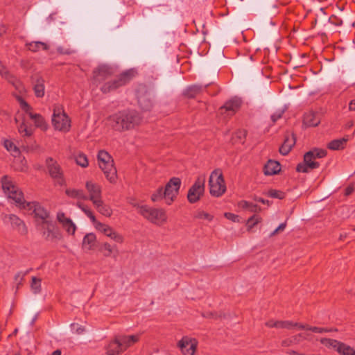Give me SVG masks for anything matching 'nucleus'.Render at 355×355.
<instances>
[{
  "label": "nucleus",
  "mask_w": 355,
  "mask_h": 355,
  "mask_svg": "<svg viewBox=\"0 0 355 355\" xmlns=\"http://www.w3.org/2000/svg\"><path fill=\"white\" fill-rule=\"evenodd\" d=\"M265 325L269 328L279 329V320H270L265 323Z\"/></svg>",
  "instance_id": "nucleus-54"
},
{
  "label": "nucleus",
  "mask_w": 355,
  "mask_h": 355,
  "mask_svg": "<svg viewBox=\"0 0 355 355\" xmlns=\"http://www.w3.org/2000/svg\"><path fill=\"white\" fill-rule=\"evenodd\" d=\"M286 227V223H281L276 229L279 232H283Z\"/></svg>",
  "instance_id": "nucleus-59"
},
{
  "label": "nucleus",
  "mask_w": 355,
  "mask_h": 355,
  "mask_svg": "<svg viewBox=\"0 0 355 355\" xmlns=\"http://www.w3.org/2000/svg\"><path fill=\"white\" fill-rule=\"evenodd\" d=\"M66 194L73 198L78 200H87L88 196L84 193L83 190L76 189H67L65 191Z\"/></svg>",
  "instance_id": "nucleus-34"
},
{
  "label": "nucleus",
  "mask_w": 355,
  "mask_h": 355,
  "mask_svg": "<svg viewBox=\"0 0 355 355\" xmlns=\"http://www.w3.org/2000/svg\"><path fill=\"white\" fill-rule=\"evenodd\" d=\"M18 131L23 137H30L33 133L31 128H28L24 121L18 126Z\"/></svg>",
  "instance_id": "nucleus-47"
},
{
  "label": "nucleus",
  "mask_w": 355,
  "mask_h": 355,
  "mask_svg": "<svg viewBox=\"0 0 355 355\" xmlns=\"http://www.w3.org/2000/svg\"><path fill=\"white\" fill-rule=\"evenodd\" d=\"M354 189H355V184L354 183L349 184L345 189V195L347 196H349L350 194H352L354 192Z\"/></svg>",
  "instance_id": "nucleus-57"
},
{
  "label": "nucleus",
  "mask_w": 355,
  "mask_h": 355,
  "mask_svg": "<svg viewBox=\"0 0 355 355\" xmlns=\"http://www.w3.org/2000/svg\"><path fill=\"white\" fill-rule=\"evenodd\" d=\"M209 178H223V172L221 169L217 168L213 171L211 173Z\"/></svg>",
  "instance_id": "nucleus-56"
},
{
  "label": "nucleus",
  "mask_w": 355,
  "mask_h": 355,
  "mask_svg": "<svg viewBox=\"0 0 355 355\" xmlns=\"http://www.w3.org/2000/svg\"><path fill=\"white\" fill-rule=\"evenodd\" d=\"M114 73V69L107 64H101L92 71V84L98 87L109 80Z\"/></svg>",
  "instance_id": "nucleus-7"
},
{
  "label": "nucleus",
  "mask_w": 355,
  "mask_h": 355,
  "mask_svg": "<svg viewBox=\"0 0 355 355\" xmlns=\"http://www.w3.org/2000/svg\"><path fill=\"white\" fill-rule=\"evenodd\" d=\"M347 139L345 138L339 139H334L331 141L328 145V148L333 150H337L344 148Z\"/></svg>",
  "instance_id": "nucleus-35"
},
{
  "label": "nucleus",
  "mask_w": 355,
  "mask_h": 355,
  "mask_svg": "<svg viewBox=\"0 0 355 355\" xmlns=\"http://www.w3.org/2000/svg\"><path fill=\"white\" fill-rule=\"evenodd\" d=\"M194 218L196 219H201V220H205L207 221H211L214 218V216L211 214H210L203 210L198 209L194 214Z\"/></svg>",
  "instance_id": "nucleus-42"
},
{
  "label": "nucleus",
  "mask_w": 355,
  "mask_h": 355,
  "mask_svg": "<svg viewBox=\"0 0 355 355\" xmlns=\"http://www.w3.org/2000/svg\"><path fill=\"white\" fill-rule=\"evenodd\" d=\"M320 343L327 347H332L338 352L341 342L331 338H321Z\"/></svg>",
  "instance_id": "nucleus-41"
},
{
  "label": "nucleus",
  "mask_w": 355,
  "mask_h": 355,
  "mask_svg": "<svg viewBox=\"0 0 355 355\" xmlns=\"http://www.w3.org/2000/svg\"><path fill=\"white\" fill-rule=\"evenodd\" d=\"M10 73L8 68L0 61V76L2 78H6Z\"/></svg>",
  "instance_id": "nucleus-52"
},
{
  "label": "nucleus",
  "mask_w": 355,
  "mask_h": 355,
  "mask_svg": "<svg viewBox=\"0 0 355 355\" xmlns=\"http://www.w3.org/2000/svg\"><path fill=\"white\" fill-rule=\"evenodd\" d=\"M315 157L313 155L312 152H307L304 155L303 163H300L296 168L297 171L307 173L310 170L317 168L319 167L320 164L315 161Z\"/></svg>",
  "instance_id": "nucleus-15"
},
{
  "label": "nucleus",
  "mask_w": 355,
  "mask_h": 355,
  "mask_svg": "<svg viewBox=\"0 0 355 355\" xmlns=\"http://www.w3.org/2000/svg\"><path fill=\"white\" fill-rule=\"evenodd\" d=\"M281 171L280 164L275 160H268L263 167L266 175H274Z\"/></svg>",
  "instance_id": "nucleus-27"
},
{
  "label": "nucleus",
  "mask_w": 355,
  "mask_h": 355,
  "mask_svg": "<svg viewBox=\"0 0 355 355\" xmlns=\"http://www.w3.org/2000/svg\"><path fill=\"white\" fill-rule=\"evenodd\" d=\"M85 186L89 193L88 199H89L92 203L102 199V189L101 186L95 184L92 181H87Z\"/></svg>",
  "instance_id": "nucleus-20"
},
{
  "label": "nucleus",
  "mask_w": 355,
  "mask_h": 355,
  "mask_svg": "<svg viewBox=\"0 0 355 355\" xmlns=\"http://www.w3.org/2000/svg\"><path fill=\"white\" fill-rule=\"evenodd\" d=\"M337 352L340 355H355V349L344 343H341Z\"/></svg>",
  "instance_id": "nucleus-39"
},
{
  "label": "nucleus",
  "mask_w": 355,
  "mask_h": 355,
  "mask_svg": "<svg viewBox=\"0 0 355 355\" xmlns=\"http://www.w3.org/2000/svg\"><path fill=\"white\" fill-rule=\"evenodd\" d=\"M56 220L60 224L62 227L69 234L73 235L76 230V225L73 220L67 217L62 211H59L56 214Z\"/></svg>",
  "instance_id": "nucleus-16"
},
{
  "label": "nucleus",
  "mask_w": 355,
  "mask_h": 355,
  "mask_svg": "<svg viewBox=\"0 0 355 355\" xmlns=\"http://www.w3.org/2000/svg\"><path fill=\"white\" fill-rule=\"evenodd\" d=\"M51 355H61V351L60 349H56Z\"/></svg>",
  "instance_id": "nucleus-63"
},
{
  "label": "nucleus",
  "mask_w": 355,
  "mask_h": 355,
  "mask_svg": "<svg viewBox=\"0 0 355 355\" xmlns=\"http://www.w3.org/2000/svg\"><path fill=\"white\" fill-rule=\"evenodd\" d=\"M349 109L350 110H354L355 111V102L351 101L349 105Z\"/></svg>",
  "instance_id": "nucleus-61"
},
{
  "label": "nucleus",
  "mask_w": 355,
  "mask_h": 355,
  "mask_svg": "<svg viewBox=\"0 0 355 355\" xmlns=\"http://www.w3.org/2000/svg\"><path fill=\"white\" fill-rule=\"evenodd\" d=\"M36 227L46 241H53L60 238V232L51 219L42 223H38Z\"/></svg>",
  "instance_id": "nucleus-9"
},
{
  "label": "nucleus",
  "mask_w": 355,
  "mask_h": 355,
  "mask_svg": "<svg viewBox=\"0 0 355 355\" xmlns=\"http://www.w3.org/2000/svg\"><path fill=\"white\" fill-rule=\"evenodd\" d=\"M16 100L19 103L20 107L28 114L30 118L34 121V123L37 127L42 129H46V123L43 116L39 114H34L32 112V107L21 96H16Z\"/></svg>",
  "instance_id": "nucleus-11"
},
{
  "label": "nucleus",
  "mask_w": 355,
  "mask_h": 355,
  "mask_svg": "<svg viewBox=\"0 0 355 355\" xmlns=\"http://www.w3.org/2000/svg\"><path fill=\"white\" fill-rule=\"evenodd\" d=\"M102 249L104 251V256L110 257L114 252L118 254L119 250L116 245H112L108 242H105L102 245Z\"/></svg>",
  "instance_id": "nucleus-38"
},
{
  "label": "nucleus",
  "mask_w": 355,
  "mask_h": 355,
  "mask_svg": "<svg viewBox=\"0 0 355 355\" xmlns=\"http://www.w3.org/2000/svg\"><path fill=\"white\" fill-rule=\"evenodd\" d=\"M300 329L309 330L315 333H324L331 331V329L322 327H311L308 324H302L300 326Z\"/></svg>",
  "instance_id": "nucleus-45"
},
{
  "label": "nucleus",
  "mask_w": 355,
  "mask_h": 355,
  "mask_svg": "<svg viewBox=\"0 0 355 355\" xmlns=\"http://www.w3.org/2000/svg\"><path fill=\"white\" fill-rule=\"evenodd\" d=\"M205 194V183L200 179L189 189L187 192V200L194 204L200 201Z\"/></svg>",
  "instance_id": "nucleus-14"
},
{
  "label": "nucleus",
  "mask_w": 355,
  "mask_h": 355,
  "mask_svg": "<svg viewBox=\"0 0 355 355\" xmlns=\"http://www.w3.org/2000/svg\"><path fill=\"white\" fill-rule=\"evenodd\" d=\"M162 199H164V190L163 188L159 187L154 193L152 194L151 200L153 202H157Z\"/></svg>",
  "instance_id": "nucleus-49"
},
{
  "label": "nucleus",
  "mask_w": 355,
  "mask_h": 355,
  "mask_svg": "<svg viewBox=\"0 0 355 355\" xmlns=\"http://www.w3.org/2000/svg\"><path fill=\"white\" fill-rule=\"evenodd\" d=\"M224 216L227 219L232 220L233 222L239 221V216H237L233 213L226 212L224 214Z\"/></svg>",
  "instance_id": "nucleus-55"
},
{
  "label": "nucleus",
  "mask_w": 355,
  "mask_h": 355,
  "mask_svg": "<svg viewBox=\"0 0 355 355\" xmlns=\"http://www.w3.org/2000/svg\"><path fill=\"white\" fill-rule=\"evenodd\" d=\"M310 152H312L315 159L322 158L327 155V151L324 149L314 148L312 150H310Z\"/></svg>",
  "instance_id": "nucleus-50"
},
{
  "label": "nucleus",
  "mask_w": 355,
  "mask_h": 355,
  "mask_svg": "<svg viewBox=\"0 0 355 355\" xmlns=\"http://www.w3.org/2000/svg\"><path fill=\"white\" fill-rule=\"evenodd\" d=\"M138 103L144 110H149L153 105L150 94L147 92L146 88H142L137 92Z\"/></svg>",
  "instance_id": "nucleus-22"
},
{
  "label": "nucleus",
  "mask_w": 355,
  "mask_h": 355,
  "mask_svg": "<svg viewBox=\"0 0 355 355\" xmlns=\"http://www.w3.org/2000/svg\"><path fill=\"white\" fill-rule=\"evenodd\" d=\"M268 195L275 198L282 199L284 198V193L277 190H270L268 192Z\"/></svg>",
  "instance_id": "nucleus-51"
},
{
  "label": "nucleus",
  "mask_w": 355,
  "mask_h": 355,
  "mask_svg": "<svg viewBox=\"0 0 355 355\" xmlns=\"http://www.w3.org/2000/svg\"><path fill=\"white\" fill-rule=\"evenodd\" d=\"M26 46L30 51L32 52H38L41 50L47 51L49 48V45L46 43L40 42V41H33L31 42H27L26 44Z\"/></svg>",
  "instance_id": "nucleus-31"
},
{
  "label": "nucleus",
  "mask_w": 355,
  "mask_h": 355,
  "mask_svg": "<svg viewBox=\"0 0 355 355\" xmlns=\"http://www.w3.org/2000/svg\"><path fill=\"white\" fill-rule=\"evenodd\" d=\"M31 290L35 294H37L41 291V279L35 277H32L31 284Z\"/></svg>",
  "instance_id": "nucleus-44"
},
{
  "label": "nucleus",
  "mask_w": 355,
  "mask_h": 355,
  "mask_svg": "<svg viewBox=\"0 0 355 355\" xmlns=\"http://www.w3.org/2000/svg\"><path fill=\"white\" fill-rule=\"evenodd\" d=\"M76 205L91 220L94 228L99 232L110 238L115 243L122 245L125 241V237L123 234L115 230L110 225L99 222L96 220L92 211L81 202H77Z\"/></svg>",
  "instance_id": "nucleus-3"
},
{
  "label": "nucleus",
  "mask_w": 355,
  "mask_h": 355,
  "mask_svg": "<svg viewBox=\"0 0 355 355\" xmlns=\"http://www.w3.org/2000/svg\"><path fill=\"white\" fill-rule=\"evenodd\" d=\"M261 218L259 216L254 215L248 218L247 221L248 230L250 231L252 228L261 221Z\"/></svg>",
  "instance_id": "nucleus-46"
},
{
  "label": "nucleus",
  "mask_w": 355,
  "mask_h": 355,
  "mask_svg": "<svg viewBox=\"0 0 355 355\" xmlns=\"http://www.w3.org/2000/svg\"><path fill=\"white\" fill-rule=\"evenodd\" d=\"M123 352L134 345L140 339V334L120 336L116 338Z\"/></svg>",
  "instance_id": "nucleus-23"
},
{
  "label": "nucleus",
  "mask_w": 355,
  "mask_h": 355,
  "mask_svg": "<svg viewBox=\"0 0 355 355\" xmlns=\"http://www.w3.org/2000/svg\"><path fill=\"white\" fill-rule=\"evenodd\" d=\"M76 163L81 167H87L89 162L87 157L85 154L81 152H78L73 155Z\"/></svg>",
  "instance_id": "nucleus-36"
},
{
  "label": "nucleus",
  "mask_w": 355,
  "mask_h": 355,
  "mask_svg": "<svg viewBox=\"0 0 355 355\" xmlns=\"http://www.w3.org/2000/svg\"><path fill=\"white\" fill-rule=\"evenodd\" d=\"M284 113V110L280 109L276 111L274 114L271 115V120L273 123H275L278 119L282 117L283 114Z\"/></svg>",
  "instance_id": "nucleus-53"
},
{
  "label": "nucleus",
  "mask_w": 355,
  "mask_h": 355,
  "mask_svg": "<svg viewBox=\"0 0 355 355\" xmlns=\"http://www.w3.org/2000/svg\"><path fill=\"white\" fill-rule=\"evenodd\" d=\"M123 350L116 338L114 340L110 343L107 349V355H119Z\"/></svg>",
  "instance_id": "nucleus-33"
},
{
  "label": "nucleus",
  "mask_w": 355,
  "mask_h": 355,
  "mask_svg": "<svg viewBox=\"0 0 355 355\" xmlns=\"http://www.w3.org/2000/svg\"><path fill=\"white\" fill-rule=\"evenodd\" d=\"M1 187L8 198L13 200L20 209H27L32 211L35 225L51 219L50 213L38 202H26L22 191L10 179H2Z\"/></svg>",
  "instance_id": "nucleus-1"
},
{
  "label": "nucleus",
  "mask_w": 355,
  "mask_h": 355,
  "mask_svg": "<svg viewBox=\"0 0 355 355\" xmlns=\"http://www.w3.org/2000/svg\"><path fill=\"white\" fill-rule=\"evenodd\" d=\"M96 243V236L94 233H87L83 238L82 247L85 250H92Z\"/></svg>",
  "instance_id": "nucleus-30"
},
{
  "label": "nucleus",
  "mask_w": 355,
  "mask_h": 355,
  "mask_svg": "<svg viewBox=\"0 0 355 355\" xmlns=\"http://www.w3.org/2000/svg\"><path fill=\"white\" fill-rule=\"evenodd\" d=\"M241 105V101L237 98H233L221 106L219 109L220 114H227V116H232L240 108Z\"/></svg>",
  "instance_id": "nucleus-17"
},
{
  "label": "nucleus",
  "mask_w": 355,
  "mask_h": 355,
  "mask_svg": "<svg viewBox=\"0 0 355 355\" xmlns=\"http://www.w3.org/2000/svg\"><path fill=\"white\" fill-rule=\"evenodd\" d=\"M302 325V324L289 320H279V329H292L293 328H297L300 329V326Z\"/></svg>",
  "instance_id": "nucleus-40"
},
{
  "label": "nucleus",
  "mask_w": 355,
  "mask_h": 355,
  "mask_svg": "<svg viewBox=\"0 0 355 355\" xmlns=\"http://www.w3.org/2000/svg\"><path fill=\"white\" fill-rule=\"evenodd\" d=\"M4 147L11 155L14 157H17L20 155V150L17 146L10 140H5Z\"/></svg>",
  "instance_id": "nucleus-37"
},
{
  "label": "nucleus",
  "mask_w": 355,
  "mask_h": 355,
  "mask_svg": "<svg viewBox=\"0 0 355 355\" xmlns=\"http://www.w3.org/2000/svg\"><path fill=\"white\" fill-rule=\"evenodd\" d=\"M2 220L6 224H9L12 230L19 234L24 236L28 233V227L25 222L18 216L10 214H2Z\"/></svg>",
  "instance_id": "nucleus-10"
},
{
  "label": "nucleus",
  "mask_w": 355,
  "mask_h": 355,
  "mask_svg": "<svg viewBox=\"0 0 355 355\" xmlns=\"http://www.w3.org/2000/svg\"><path fill=\"white\" fill-rule=\"evenodd\" d=\"M207 86L208 85L205 86L198 85H190L184 89L183 94L187 98H193L201 94L203 90L206 89Z\"/></svg>",
  "instance_id": "nucleus-26"
},
{
  "label": "nucleus",
  "mask_w": 355,
  "mask_h": 355,
  "mask_svg": "<svg viewBox=\"0 0 355 355\" xmlns=\"http://www.w3.org/2000/svg\"><path fill=\"white\" fill-rule=\"evenodd\" d=\"M237 207L239 209H243V210H248L250 212L253 213H257L261 211V209L258 205L253 204L252 202H250L246 200H241L238 202Z\"/></svg>",
  "instance_id": "nucleus-32"
},
{
  "label": "nucleus",
  "mask_w": 355,
  "mask_h": 355,
  "mask_svg": "<svg viewBox=\"0 0 355 355\" xmlns=\"http://www.w3.org/2000/svg\"><path fill=\"white\" fill-rule=\"evenodd\" d=\"M226 191L224 179H209V191L211 196L219 197Z\"/></svg>",
  "instance_id": "nucleus-19"
},
{
  "label": "nucleus",
  "mask_w": 355,
  "mask_h": 355,
  "mask_svg": "<svg viewBox=\"0 0 355 355\" xmlns=\"http://www.w3.org/2000/svg\"><path fill=\"white\" fill-rule=\"evenodd\" d=\"M246 135L247 132L245 130H239L234 132L232 139L235 142L243 143Z\"/></svg>",
  "instance_id": "nucleus-43"
},
{
  "label": "nucleus",
  "mask_w": 355,
  "mask_h": 355,
  "mask_svg": "<svg viewBox=\"0 0 355 355\" xmlns=\"http://www.w3.org/2000/svg\"><path fill=\"white\" fill-rule=\"evenodd\" d=\"M138 212L148 221L157 226L164 225L168 220L166 211L162 208L141 205L138 207Z\"/></svg>",
  "instance_id": "nucleus-4"
},
{
  "label": "nucleus",
  "mask_w": 355,
  "mask_h": 355,
  "mask_svg": "<svg viewBox=\"0 0 355 355\" xmlns=\"http://www.w3.org/2000/svg\"><path fill=\"white\" fill-rule=\"evenodd\" d=\"M254 200L258 201V202H261L263 204H266H266L269 205L268 200H264V199H263L261 198H254Z\"/></svg>",
  "instance_id": "nucleus-60"
},
{
  "label": "nucleus",
  "mask_w": 355,
  "mask_h": 355,
  "mask_svg": "<svg viewBox=\"0 0 355 355\" xmlns=\"http://www.w3.org/2000/svg\"><path fill=\"white\" fill-rule=\"evenodd\" d=\"M46 167L51 178H62L64 171L60 164L52 157L46 159Z\"/></svg>",
  "instance_id": "nucleus-18"
},
{
  "label": "nucleus",
  "mask_w": 355,
  "mask_h": 355,
  "mask_svg": "<svg viewBox=\"0 0 355 355\" xmlns=\"http://www.w3.org/2000/svg\"><path fill=\"white\" fill-rule=\"evenodd\" d=\"M293 342L291 338H286L282 341V346L283 347H289L293 345Z\"/></svg>",
  "instance_id": "nucleus-58"
},
{
  "label": "nucleus",
  "mask_w": 355,
  "mask_h": 355,
  "mask_svg": "<svg viewBox=\"0 0 355 355\" xmlns=\"http://www.w3.org/2000/svg\"><path fill=\"white\" fill-rule=\"evenodd\" d=\"M96 210L103 216L105 217H111L113 213V210L111 207L107 204H105L103 199L94 202L93 203Z\"/></svg>",
  "instance_id": "nucleus-29"
},
{
  "label": "nucleus",
  "mask_w": 355,
  "mask_h": 355,
  "mask_svg": "<svg viewBox=\"0 0 355 355\" xmlns=\"http://www.w3.org/2000/svg\"><path fill=\"white\" fill-rule=\"evenodd\" d=\"M108 121L116 131L123 132L139 125L141 117L135 110H125L111 115Z\"/></svg>",
  "instance_id": "nucleus-2"
},
{
  "label": "nucleus",
  "mask_w": 355,
  "mask_h": 355,
  "mask_svg": "<svg viewBox=\"0 0 355 355\" xmlns=\"http://www.w3.org/2000/svg\"><path fill=\"white\" fill-rule=\"evenodd\" d=\"M309 334H296L291 338L292 342L293 345L299 344L300 342H302L304 340H309Z\"/></svg>",
  "instance_id": "nucleus-48"
},
{
  "label": "nucleus",
  "mask_w": 355,
  "mask_h": 355,
  "mask_svg": "<svg viewBox=\"0 0 355 355\" xmlns=\"http://www.w3.org/2000/svg\"><path fill=\"white\" fill-rule=\"evenodd\" d=\"M8 83L12 85L15 90L19 93L17 96L22 98L21 95L26 93V89L23 83L14 74L10 73L6 78H4ZM16 98L17 94H13Z\"/></svg>",
  "instance_id": "nucleus-21"
},
{
  "label": "nucleus",
  "mask_w": 355,
  "mask_h": 355,
  "mask_svg": "<svg viewBox=\"0 0 355 355\" xmlns=\"http://www.w3.org/2000/svg\"><path fill=\"white\" fill-rule=\"evenodd\" d=\"M44 80L42 77L36 76L33 81L34 94L37 98H42L45 94Z\"/></svg>",
  "instance_id": "nucleus-25"
},
{
  "label": "nucleus",
  "mask_w": 355,
  "mask_h": 355,
  "mask_svg": "<svg viewBox=\"0 0 355 355\" xmlns=\"http://www.w3.org/2000/svg\"><path fill=\"white\" fill-rule=\"evenodd\" d=\"M303 123L309 127H315L320 123L319 115L313 112H308L304 114Z\"/></svg>",
  "instance_id": "nucleus-28"
},
{
  "label": "nucleus",
  "mask_w": 355,
  "mask_h": 355,
  "mask_svg": "<svg viewBox=\"0 0 355 355\" xmlns=\"http://www.w3.org/2000/svg\"><path fill=\"white\" fill-rule=\"evenodd\" d=\"M181 185L180 179H171L166 184L164 190V199L168 205H171L175 200Z\"/></svg>",
  "instance_id": "nucleus-12"
},
{
  "label": "nucleus",
  "mask_w": 355,
  "mask_h": 355,
  "mask_svg": "<svg viewBox=\"0 0 355 355\" xmlns=\"http://www.w3.org/2000/svg\"><path fill=\"white\" fill-rule=\"evenodd\" d=\"M296 138L294 134H288L285 136L284 141L279 148V153L283 155H288L294 146Z\"/></svg>",
  "instance_id": "nucleus-24"
},
{
  "label": "nucleus",
  "mask_w": 355,
  "mask_h": 355,
  "mask_svg": "<svg viewBox=\"0 0 355 355\" xmlns=\"http://www.w3.org/2000/svg\"><path fill=\"white\" fill-rule=\"evenodd\" d=\"M134 76L135 71L132 69L124 71L117 78L111 80H107L106 82H105L100 87V90L103 94H107L113 92L118 88L126 85Z\"/></svg>",
  "instance_id": "nucleus-5"
},
{
  "label": "nucleus",
  "mask_w": 355,
  "mask_h": 355,
  "mask_svg": "<svg viewBox=\"0 0 355 355\" xmlns=\"http://www.w3.org/2000/svg\"><path fill=\"white\" fill-rule=\"evenodd\" d=\"M278 232H279V231H278L277 229H275V230H274V231L270 234V236H275L276 234H277Z\"/></svg>",
  "instance_id": "nucleus-64"
},
{
  "label": "nucleus",
  "mask_w": 355,
  "mask_h": 355,
  "mask_svg": "<svg viewBox=\"0 0 355 355\" xmlns=\"http://www.w3.org/2000/svg\"><path fill=\"white\" fill-rule=\"evenodd\" d=\"M99 167L104 172L107 178H113L116 175V169L114 166V161L109 153L105 150H100L98 153Z\"/></svg>",
  "instance_id": "nucleus-8"
},
{
  "label": "nucleus",
  "mask_w": 355,
  "mask_h": 355,
  "mask_svg": "<svg viewBox=\"0 0 355 355\" xmlns=\"http://www.w3.org/2000/svg\"><path fill=\"white\" fill-rule=\"evenodd\" d=\"M52 124L55 130L61 132H67L70 130L71 120L61 105L53 107Z\"/></svg>",
  "instance_id": "nucleus-6"
},
{
  "label": "nucleus",
  "mask_w": 355,
  "mask_h": 355,
  "mask_svg": "<svg viewBox=\"0 0 355 355\" xmlns=\"http://www.w3.org/2000/svg\"><path fill=\"white\" fill-rule=\"evenodd\" d=\"M23 277H24V275H22L21 272H18L16 275H15V280H18L19 279H20V280H21L23 279Z\"/></svg>",
  "instance_id": "nucleus-62"
},
{
  "label": "nucleus",
  "mask_w": 355,
  "mask_h": 355,
  "mask_svg": "<svg viewBox=\"0 0 355 355\" xmlns=\"http://www.w3.org/2000/svg\"><path fill=\"white\" fill-rule=\"evenodd\" d=\"M198 343L196 338L183 336L177 344L183 355H197L196 350Z\"/></svg>",
  "instance_id": "nucleus-13"
}]
</instances>
